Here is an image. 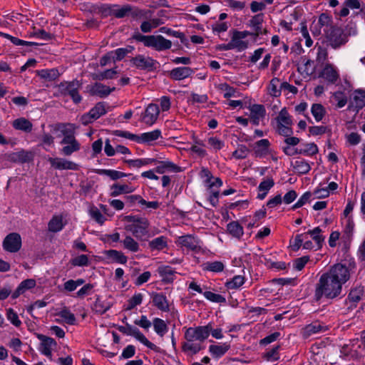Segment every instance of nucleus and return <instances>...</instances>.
<instances>
[{"mask_svg": "<svg viewBox=\"0 0 365 365\" xmlns=\"http://www.w3.org/2000/svg\"><path fill=\"white\" fill-rule=\"evenodd\" d=\"M349 279L350 271L346 265L337 263L331 266L321 275L316 284L315 299L319 301L322 297L329 299L338 297L342 292V285Z\"/></svg>", "mask_w": 365, "mask_h": 365, "instance_id": "nucleus-1", "label": "nucleus"}, {"mask_svg": "<svg viewBox=\"0 0 365 365\" xmlns=\"http://www.w3.org/2000/svg\"><path fill=\"white\" fill-rule=\"evenodd\" d=\"M211 330L212 326L210 324L189 327L185 332V339L187 341H193L202 344L209 336Z\"/></svg>", "mask_w": 365, "mask_h": 365, "instance_id": "nucleus-2", "label": "nucleus"}, {"mask_svg": "<svg viewBox=\"0 0 365 365\" xmlns=\"http://www.w3.org/2000/svg\"><path fill=\"white\" fill-rule=\"evenodd\" d=\"M118 329L120 332L124 334L134 336L137 340L152 350H155L157 348L154 344L148 340V339L137 327H133L128 323H125V326H118Z\"/></svg>", "mask_w": 365, "mask_h": 365, "instance_id": "nucleus-3", "label": "nucleus"}, {"mask_svg": "<svg viewBox=\"0 0 365 365\" xmlns=\"http://www.w3.org/2000/svg\"><path fill=\"white\" fill-rule=\"evenodd\" d=\"M127 220L133 222L129 226V230L136 237L143 236L148 232L149 222L146 218L138 216H127Z\"/></svg>", "mask_w": 365, "mask_h": 365, "instance_id": "nucleus-4", "label": "nucleus"}, {"mask_svg": "<svg viewBox=\"0 0 365 365\" xmlns=\"http://www.w3.org/2000/svg\"><path fill=\"white\" fill-rule=\"evenodd\" d=\"M277 129L279 134L284 136H289L292 133L291 128L292 120L286 109H282L277 118Z\"/></svg>", "mask_w": 365, "mask_h": 365, "instance_id": "nucleus-5", "label": "nucleus"}, {"mask_svg": "<svg viewBox=\"0 0 365 365\" xmlns=\"http://www.w3.org/2000/svg\"><path fill=\"white\" fill-rule=\"evenodd\" d=\"M58 88L63 95L70 96L75 103H78L81 101V96L78 91L79 88L78 81L63 82L58 86Z\"/></svg>", "mask_w": 365, "mask_h": 365, "instance_id": "nucleus-6", "label": "nucleus"}, {"mask_svg": "<svg viewBox=\"0 0 365 365\" xmlns=\"http://www.w3.org/2000/svg\"><path fill=\"white\" fill-rule=\"evenodd\" d=\"M319 77L329 83H335L339 79V71L336 66L325 63L319 73Z\"/></svg>", "mask_w": 365, "mask_h": 365, "instance_id": "nucleus-7", "label": "nucleus"}, {"mask_svg": "<svg viewBox=\"0 0 365 365\" xmlns=\"http://www.w3.org/2000/svg\"><path fill=\"white\" fill-rule=\"evenodd\" d=\"M146 46L160 51L170 48L172 46V42L170 40L165 38L161 35H150L149 36Z\"/></svg>", "mask_w": 365, "mask_h": 365, "instance_id": "nucleus-8", "label": "nucleus"}, {"mask_svg": "<svg viewBox=\"0 0 365 365\" xmlns=\"http://www.w3.org/2000/svg\"><path fill=\"white\" fill-rule=\"evenodd\" d=\"M3 247L4 250L8 252H18L21 247V238L20 235L16 232L8 235L3 242Z\"/></svg>", "mask_w": 365, "mask_h": 365, "instance_id": "nucleus-9", "label": "nucleus"}, {"mask_svg": "<svg viewBox=\"0 0 365 365\" xmlns=\"http://www.w3.org/2000/svg\"><path fill=\"white\" fill-rule=\"evenodd\" d=\"M160 113V108L157 104H149L145 112L142 114V121L148 125H153L157 120Z\"/></svg>", "mask_w": 365, "mask_h": 365, "instance_id": "nucleus-10", "label": "nucleus"}, {"mask_svg": "<svg viewBox=\"0 0 365 365\" xmlns=\"http://www.w3.org/2000/svg\"><path fill=\"white\" fill-rule=\"evenodd\" d=\"M63 145L61 152L65 155H71L73 153L80 150V143L75 138L74 135L63 137L61 142Z\"/></svg>", "mask_w": 365, "mask_h": 365, "instance_id": "nucleus-11", "label": "nucleus"}, {"mask_svg": "<svg viewBox=\"0 0 365 365\" xmlns=\"http://www.w3.org/2000/svg\"><path fill=\"white\" fill-rule=\"evenodd\" d=\"M48 161L50 163L51 167L58 170H76L78 169V165L74 162L68 160L61 158H49Z\"/></svg>", "mask_w": 365, "mask_h": 365, "instance_id": "nucleus-12", "label": "nucleus"}, {"mask_svg": "<svg viewBox=\"0 0 365 365\" xmlns=\"http://www.w3.org/2000/svg\"><path fill=\"white\" fill-rule=\"evenodd\" d=\"M37 338L41 341L39 351L48 357H51V349L57 345L56 341L48 336L38 334Z\"/></svg>", "mask_w": 365, "mask_h": 365, "instance_id": "nucleus-13", "label": "nucleus"}, {"mask_svg": "<svg viewBox=\"0 0 365 365\" xmlns=\"http://www.w3.org/2000/svg\"><path fill=\"white\" fill-rule=\"evenodd\" d=\"M247 33L245 31H235L230 40L233 49L242 51L248 47V42L243 39L247 36Z\"/></svg>", "mask_w": 365, "mask_h": 365, "instance_id": "nucleus-14", "label": "nucleus"}, {"mask_svg": "<svg viewBox=\"0 0 365 365\" xmlns=\"http://www.w3.org/2000/svg\"><path fill=\"white\" fill-rule=\"evenodd\" d=\"M347 41L346 37L340 29H333L329 36V43L334 48H337Z\"/></svg>", "mask_w": 365, "mask_h": 365, "instance_id": "nucleus-15", "label": "nucleus"}, {"mask_svg": "<svg viewBox=\"0 0 365 365\" xmlns=\"http://www.w3.org/2000/svg\"><path fill=\"white\" fill-rule=\"evenodd\" d=\"M162 138L161 130L155 129L152 131L143 133L137 136V143L141 144L153 145V142Z\"/></svg>", "mask_w": 365, "mask_h": 365, "instance_id": "nucleus-16", "label": "nucleus"}, {"mask_svg": "<svg viewBox=\"0 0 365 365\" xmlns=\"http://www.w3.org/2000/svg\"><path fill=\"white\" fill-rule=\"evenodd\" d=\"M250 114V118L252 124L257 125L260 121L264 118L266 110L262 105L254 104L249 107Z\"/></svg>", "mask_w": 365, "mask_h": 365, "instance_id": "nucleus-17", "label": "nucleus"}, {"mask_svg": "<svg viewBox=\"0 0 365 365\" xmlns=\"http://www.w3.org/2000/svg\"><path fill=\"white\" fill-rule=\"evenodd\" d=\"M131 62L136 68L143 70L152 69L156 63L152 58L143 55L136 56L132 58Z\"/></svg>", "mask_w": 365, "mask_h": 365, "instance_id": "nucleus-18", "label": "nucleus"}, {"mask_svg": "<svg viewBox=\"0 0 365 365\" xmlns=\"http://www.w3.org/2000/svg\"><path fill=\"white\" fill-rule=\"evenodd\" d=\"M364 287L359 286L351 289L345 300V303H350L349 309H353L356 307V304L361 299L364 294Z\"/></svg>", "mask_w": 365, "mask_h": 365, "instance_id": "nucleus-19", "label": "nucleus"}, {"mask_svg": "<svg viewBox=\"0 0 365 365\" xmlns=\"http://www.w3.org/2000/svg\"><path fill=\"white\" fill-rule=\"evenodd\" d=\"M253 151L257 157H265L271 153L270 143L267 139H262L252 146Z\"/></svg>", "mask_w": 365, "mask_h": 365, "instance_id": "nucleus-20", "label": "nucleus"}, {"mask_svg": "<svg viewBox=\"0 0 365 365\" xmlns=\"http://www.w3.org/2000/svg\"><path fill=\"white\" fill-rule=\"evenodd\" d=\"M153 303L158 309L162 312H168L170 307L166 297L163 293L153 292L151 294Z\"/></svg>", "mask_w": 365, "mask_h": 365, "instance_id": "nucleus-21", "label": "nucleus"}, {"mask_svg": "<svg viewBox=\"0 0 365 365\" xmlns=\"http://www.w3.org/2000/svg\"><path fill=\"white\" fill-rule=\"evenodd\" d=\"M194 73L190 67H178L172 69L170 73V77L175 81H181L190 77Z\"/></svg>", "mask_w": 365, "mask_h": 365, "instance_id": "nucleus-22", "label": "nucleus"}, {"mask_svg": "<svg viewBox=\"0 0 365 365\" xmlns=\"http://www.w3.org/2000/svg\"><path fill=\"white\" fill-rule=\"evenodd\" d=\"M177 242L182 247H185L190 250H195L199 247L197 240L191 235L179 237Z\"/></svg>", "mask_w": 365, "mask_h": 365, "instance_id": "nucleus-23", "label": "nucleus"}, {"mask_svg": "<svg viewBox=\"0 0 365 365\" xmlns=\"http://www.w3.org/2000/svg\"><path fill=\"white\" fill-rule=\"evenodd\" d=\"M204 347L200 343L193 341H187L182 344V350L189 356H193L197 354Z\"/></svg>", "mask_w": 365, "mask_h": 365, "instance_id": "nucleus-24", "label": "nucleus"}, {"mask_svg": "<svg viewBox=\"0 0 365 365\" xmlns=\"http://www.w3.org/2000/svg\"><path fill=\"white\" fill-rule=\"evenodd\" d=\"M222 184H210L207 188V192L208 195L207 200L210 205L213 207H217L219 202V186Z\"/></svg>", "mask_w": 365, "mask_h": 365, "instance_id": "nucleus-25", "label": "nucleus"}, {"mask_svg": "<svg viewBox=\"0 0 365 365\" xmlns=\"http://www.w3.org/2000/svg\"><path fill=\"white\" fill-rule=\"evenodd\" d=\"M13 127L19 130L24 132H31L32 130V123L24 118H19L14 120L12 123Z\"/></svg>", "mask_w": 365, "mask_h": 365, "instance_id": "nucleus-26", "label": "nucleus"}, {"mask_svg": "<svg viewBox=\"0 0 365 365\" xmlns=\"http://www.w3.org/2000/svg\"><path fill=\"white\" fill-rule=\"evenodd\" d=\"M100 174L107 176L110 180H116L120 179L123 176H128V180H137L132 175H126L123 173L114 170H101L99 172Z\"/></svg>", "mask_w": 365, "mask_h": 365, "instance_id": "nucleus-27", "label": "nucleus"}, {"mask_svg": "<svg viewBox=\"0 0 365 365\" xmlns=\"http://www.w3.org/2000/svg\"><path fill=\"white\" fill-rule=\"evenodd\" d=\"M326 327L322 326L319 322H314L307 325L304 329V336L305 338L309 337L311 335L325 331Z\"/></svg>", "mask_w": 365, "mask_h": 365, "instance_id": "nucleus-28", "label": "nucleus"}, {"mask_svg": "<svg viewBox=\"0 0 365 365\" xmlns=\"http://www.w3.org/2000/svg\"><path fill=\"white\" fill-rule=\"evenodd\" d=\"M216 87L223 94V96L226 98H229L231 97H238L240 96V94L237 93L234 88L230 86L226 83H220L217 85Z\"/></svg>", "mask_w": 365, "mask_h": 365, "instance_id": "nucleus-29", "label": "nucleus"}, {"mask_svg": "<svg viewBox=\"0 0 365 365\" xmlns=\"http://www.w3.org/2000/svg\"><path fill=\"white\" fill-rule=\"evenodd\" d=\"M113 90H114V88L111 89L102 83H96L92 86L91 91L94 95L105 97L108 96Z\"/></svg>", "mask_w": 365, "mask_h": 365, "instance_id": "nucleus-30", "label": "nucleus"}, {"mask_svg": "<svg viewBox=\"0 0 365 365\" xmlns=\"http://www.w3.org/2000/svg\"><path fill=\"white\" fill-rule=\"evenodd\" d=\"M160 275L163 277V281L171 282L173 281V276L175 272L170 266H161L158 269Z\"/></svg>", "mask_w": 365, "mask_h": 365, "instance_id": "nucleus-31", "label": "nucleus"}, {"mask_svg": "<svg viewBox=\"0 0 365 365\" xmlns=\"http://www.w3.org/2000/svg\"><path fill=\"white\" fill-rule=\"evenodd\" d=\"M268 93L274 97H277L281 95V83L280 81L277 78H273L268 87H267Z\"/></svg>", "mask_w": 365, "mask_h": 365, "instance_id": "nucleus-32", "label": "nucleus"}, {"mask_svg": "<svg viewBox=\"0 0 365 365\" xmlns=\"http://www.w3.org/2000/svg\"><path fill=\"white\" fill-rule=\"evenodd\" d=\"M337 188V184H329L327 187L317 188L312 192V195L315 196V198L321 199L327 197L330 194V190H335Z\"/></svg>", "mask_w": 365, "mask_h": 365, "instance_id": "nucleus-33", "label": "nucleus"}, {"mask_svg": "<svg viewBox=\"0 0 365 365\" xmlns=\"http://www.w3.org/2000/svg\"><path fill=\"white\" fill-rule=\"evenodd\" d=\"M110 195L117 196L123 193H128L133 190V188L127 184H113L110 187Z\"/></svg>", "mask_w": 365, "mask_h": 365, "instance_id": "nucleus-34", "label": "nucleus"}, {"mask_svg": "<svg viewBox=\"0 0 365 365\" xmlns=\"http://www.w3.org/2000/svg\"><path fill=\"white\" fill-rule=\"evenodd\" d=\"M262 15H257L250 20V25L255 29L257 35L267 34V29L262 28Z\"/></svg>", "mask_w": 365, "mask_h": 365, "instance_id": "nucleus-35", "label": "nucleus"}, {"mask_svg": "<svg viewBox=\"0 0 365 365\" xmlns=\"http://www.w3.org/2000/svg\"><path fill=\"white\" fill-rule=\"evenodd\" d=\"M134 50L132 46H128L125 48H119L113 51V62L122 60L128 53H131Z\"/></svg>", "mask_w": 365, "mask_h": 365, "instance_id": "nucleus-36", "label": "nucleus"}, {"mask_svg": "<svg viewBox=\"0 0 365 365\" xmlns=\"http://www.w3.org/2000/svg\"><path fill=\"white\" fill-rule=\"evenodd\" d=\"M353 104L360 109L365 106V91L356 90L353 93Z\"/></svg>", "mask_w": 365, "mask_h": 365, "instance_id": "nucleus-37", "label": "nucleus"}, {"mask_svg": "<svg viewBox=\"0 0 365 365\" xmlns=\"http://www.w3.org/2000/svg\"><path fill=\"white\" fill-rule=\"evenodd\" d=\"M148 245L152 250H161L168 245L167 238L164 236L156 237L150 241Z\"/></svg>", "mask_w": 365, "mask_h": 365, "instance_id": "nucleus-38", "label": "nucleus"}, {"mask_svg": "<svg viewBox=\"0 0 365 365\" xmlns=\"http://www.w3.org/2000/svg\"><path fill=\"white\" fill-rule=\"evenodd\" d=\"M230 345L224 344L222 345H210L209 351L215 357H220L224 355L230 349Z\"/></svg>", "mask_w": 365, "mask_h": 365, "instance_id": "nucleus-39", "label": "nucleus"}, {"mask_svg": "<svg viewBox=\"0 0 365 365\" xmlns=\"http://www.w3.org/2000/svg\"><path fill=\"white\" fill-rule=\"evenodd\" d=\"M163 22L159 19H152L148 21H143L140 25V29L144 33L151 31L152 29L157 28L162 24Z\"/></svg>", "mask_w": 365, "mask_h": 365, "instance_id": "nucleus-40", "label": "nucleus"}, {"mask_svg": "<svg viewBox=\"0 0 365 365\" xmlns=\"http://www.w3.org/2000/svg\"><path fill=\"white\" fill-rule=\"evenodd\" d=\"M227 230L233 237L240 238L243 235V228L238 222L233 221L227 226Z\"/></svg>", "mask_w": 365, "mask_h": 365, "instance_id": "nucleus-41", "label": "nucleus"}, {"mask_svg": "<svg viewBox=\"0 0 365 365\" xmlns=\"http://www.w3.org/2000/svg\"><path fill=\"white\" fill-rule=\"evenodd\" d=\"M106 255L118 263L125 264L127 262V257L120 251L110 250L106 252Z\"/></svg>", "mask_w": 365, "mask_h": 365, "instance_id": "nucleus-42", "label": "nucleus"}, {"mask_svg": "<svg viewBox=\"0 0 365 365\" xmlns=\"http://www.w3.org/2000/svg\"><path fill=\"white\" fill-rule=\"evenodd\" d=\"M311 112L315 120L319 122L325 115V108L322 104L314 103L312 106Z\"/></svg>", "mask_w": 365, "mask_h": 365, "instance_id": "nucleus-43", "label": "nucleus"}, {"mask_svg": "<svg viewBox=\"0 0 365 365\" xmlns=\"http://www.w3.org/2000/svg\"><path fill=\"white\" fill-rule=\"evenodd\" d=\"M224 264L220 261L207 262L203 264V269L213 272H220L224 269Z\"/></svg>", "mask_w": 365, "mask_h": 365, "instance_id": "nucleus-44", "label": "nucleus"}, {"mask_svg": "<svg viewBox=\"0 0 365 365\" xmlns=\"http://www.w3.org/2000/svg\"><path fill=\"white\" fill-rule=\"evenodd\" d=\"M229 27L230 24L227 21H216L211 25L212 33L218 36L227 31Z\"/></svg>", "mask_w": 365, "mask_h": 365, "instance_id": "nucleus-45", "label": "nucleus"}, {"mask_svg": "<svg viewBox=\"0 0 365 365\" xmlns=\"http://www.w3.org/2000/svg\"><path fill=\"white\" fill-rule=\"evenodd\" d=\"M155 161L156 160L153 158H138L128 160V163L130 167L138 168L145 165L153 164L155 163Z\"/></svg>", "mask_w": 365, "mask_h": 365, "instance_id": "nucleus-46", "label": "nucleus"}, {"mask_svg": "<svg viewBox=\"0 0 365 365\" xmlns=\"http://www.w3.org/2000/svg\"><path fill=\"white\" fill-rule=\"evenodd\" d=\"M153 327L155 332L160 336H163L168 330L165 322L159 318H155L153 319Z\"/></svg>", "mask_w": 365, "mask_h": 365, "instance_id": "nucleus-47", "label": "nucleus"}, {"mask_svg": "<svg viewBox=\"0 0 365 365\" xmlns=\"http://www.w3.org/2000/svg\"><path fill=\"white\" fill-rule=\"evenodd\" d=\"M322 232V230L317 227L314 230H310L307 232L304 233V236L307 235H309L312 237V239L317 242L319 247H322V243L324 240V237L320 235Z\"/></svg>", "mask_w": 365, "mask_h": 365, "instance_id": "nucleus-48", "label": "nucleus"}, {"mask_svg": "<svg viewBox=\"0 0 365 365\" xmlns=\"http://www.w3.org/2000/svg\"><path fill=\"white\" fill-rule=\"evenodd\" d=\"M209 148L214 152H217L224 147V142L217 137H210L207 139Z\"/></svg>", "mask_w": 365, "mask_h": 365, "instance_id": "nucleus-49", "label": "nucleus"}, {"mask_svg": "<svg viewBox=\"0 0 365 365\" xmlns=\"http://www.w3.org/2000/svg\"><path fill=\"white\" fill-rule=\"evenodd\" d=\"M63 228L61 217H53L48 223V230L53 232H57Z\"/></svg>", "mask_w": 365, "mask_h": 365, "instance_id": "nucleus-50", "label": "nucleus"}, {"mask_svg": "<svg viewBox=\"0 0 365 365\" xmlns=\"http://www.w3.org/2000/svg\"><path fill=\"white\" fill-rule=\"evenodd\" d=\"M245 283V277L241 275L235 276L232 280L227 282L225 286L227 289H237Z\"/></svg>", "mask_w": 365, "mask_h": 365, "instance_id": "nucleus-51", "label": "nucleus"}, {"mask_svg": "<svg viewBox=\"0 0 365 365\" xmlns=\"http://www.w3.org/2000/svg\"><path fill=\"white\" fill-rule=\"evenodd\" d=\"M294 168L296 172L304 174L309 171L310 165L304 160H298L294 162Z\"/></svg>", "mask_w": 365, "mask_h": 365, "instance_id": "nucleus-52", "label": "nucleus"}, {"mask_svg": "<svg viewBox=\"0 0 365 365\" xmlns=\"http://www.w3.org/2000/svg\"><path fill=\"white\" fill-rule=\"evenodd\" d=\"M91 115L93 117V119H98L103 115H104L106 113V110L105 108V106L103 103H99L96 105L95 107H93L90 110Z\"/></svg>", "mask_w": 365, "mask_h": 365, "instance_id": "nucleus-53", "label": "nucleus"}, {"mask_svg": "<svg viewBox=\"0 0 365 365\" xmlns=\"http://www.w3.org/2000/svg\"><path fill=\"white\" fill-rule=\"evenodd\" d=\"M130 11V8L129 6H122L119 7L117 6H113L111 9L110 12L118 18H122L125 16Z\"/></svg>", "mask_w": 365, "mask_h": 365, "instance_id": "nucleus-54", "label": "nucleus"}, {"mask_svg": "<svg viewBox=\"0 0 365 365\" xmlns=\"http://www.w3.org/2000/svg\"><path fill=\"white\" fill-rule=\"evenodd\" d=\"M123 246L125 249L131 252H137L139 250L138 244L130 236H127L123 241Z\"/></svg>", "mask_w": 365, "mask_h": 365, "instance_id": "nucleus-55", "label": "nucleus"}, {"mask_svg": "<svg viewBox=\"0 0 365 365\" xmlns=\"http://www.w3.org/2000/svg\"><path fill=\"white\" fill-rule=\"evenodd\" d=\"M59 316L64 319L66 322L68 324H74L76 322V317L66 307H64L59 312Z\"/></svg>", "mask_w": 365, "mask_h": 365, "instance_id": "nucleus-56", "label": "nucleus"}, {"mask_svg": "<svg viewBox=\"0 0 365 365\" xmlns=\"http://www.w3.org/2000/svg\"><path fill=\"white\" fill-rule=\"evenodd\" d=\"M318 153V148L314 143H307L303 148L299 150V154L312 155Z\"/></svg>", "mask_w": 365, "mask_h": 365, "instance_id": "nucleus-57", "label": "nucleus"}, {"mask_svg": "<svg viewBox=\"0 0 365 365\" xmlns=\"http://www.w3.org/2000/svg\"><path fill=\"white\" fill-rule=\"evenodd\" d=\"M203 295L207 299L213 302L225 303L226 302L225 298L222 297L221 294H215L210 291L205 292L203 293Z\"/></svg>", "mask_w": 365, "mask_h": 365, "instance_id": "nucleus-58", "label": "nucleus"}, {"mask_svg": "<svg viewBox=\"0 0 365 365\" xmlns=\"http://www.w3.org/2000/svg\"><path fill=\"white\" fill-rule=\"evenodd\" d=\"M110 305L108 303H105L101 301L99 298L96 299V301L93 305V310L100 314H104L108 309H109Z\"/></svg>", "mask_w": 365, "mask_h": 365, "instance_id": "nucleus-59", "label": "nucleus"}, {"mask_svg": "<svg viewBox=\"0 0 365 365\" xmlns=\"http://www.w3.org/2000/svg\"><path fill=\"white\" fill-rule=\"evenodd\" d=\"M333 98L336 102L339 108H343L347 103V98L344 93L341 91L335 92L333 94Z\"/></svg>", "mask_w": 365, "mask_h": 365, "instance_id": "nucleus-60", "label": "nucleus"}, {"mask_svg": "<svg viewBox=\"0 0 365 365\" xmlns=\"http://www.w3.org/2000/svg\"><path fill=\"white\" fill-rule=\"evenodd\" d=\"M312 196V192L310 191H307L304 192L301 197L298 200V201L292 207V210H295L302 207L305 203L309 202Z\"/></svg>", "mask_w": 365, "mask_h": 365, "instance_id": "nucleus-61", "label": "nucleus"}, {"mask_svg": "<svg viewBox=\"0 0 365 365\" xmlns=\"http://www.w3.org/2000/svg\"><path fill=\"white\" fill-rule=\"evenodd\" d=\"M249 153V149L244 145H240L233 152L232 156L236 159L245 158Z\"/></svg>", "mask_w": 365, "mask_h": 365, "instance_id": "nucleus-62", "label": "nucleus"}, {"mask_svg": "<svg viewBox=\"0 0 365 365\" xmlns=\"http://www.w3.org/2000/svg\"><path fill=\"white\" fill-rule=\"evenodd\" d=\"M77 127L72 123L63 124L60 127V130L63 137L74 135V133Z\"/></svg>", "mask_w": 365, "mask_h": 365, "instance_id": "nucleus-63", "label": "nucleus"}, {"mask_svg": "<svg viewBox=\"0 0 365 365\" xmlns=\"http://www.w3.org/2000/svg\"><path fill=\"white\" fill-rule=\"evenodd\" d=\"M143 301V294L140 293L134 294L129 300L128 307L126 308L127 310L133 309L135 306L139 305L142 303Z\"/></svg>", "mask_w": 365, "mask_h": 365, "instance_id": "nucleus-64", "label": "nucleus"}]
</instances>
